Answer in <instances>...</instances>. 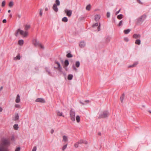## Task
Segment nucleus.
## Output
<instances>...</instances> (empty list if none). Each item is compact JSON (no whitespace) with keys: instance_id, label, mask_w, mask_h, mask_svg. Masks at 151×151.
Returning a JSON list of instances; mask_svg holds the SVG:
<instances>
[{"instance_id":"obj_57","label":"nucleus","mask_w":151,"mask_h":151,"mask_svg":"<svg viewBox=\"0 0 151 151\" xmlns=\"http://www.w3.org/2000/svg\"><path fill=\"white\" fill-rule=\"evenodd\" d=\"M137 1L139 3L141 4H142V3L141 1L140 0H137Z\"/></svg>"},{"instance_id":"obj_23","label":"nucleus","mask_w":151,"mask_h":151,"mask_svg":"<svg viewBox=\"0 0 151 151\" xmlns=\"http://www.w3.org/2000/svg\"><path fill=\"white\" fill-rule=\"evenodd\" d=\"M24 43V41L22 40H19L18 41V44L20 45H22Z\"/></svg>"},{"instance_id":"obj_9","label":"nucleus","mask_w":151,"mask_h":151,"mask_svg":"<svg viewBox=\"0 0 151 151\" xmlns=\"http://www.w3.org/2000/svg\"><path fill=\"white\" fill-rule=\"evenodd\" d=\"M33 43L35 46H39L40 43L39 42L37 41L36 39H35L33 40Z\"/></svg>"},{"instance_id":"obj_10","label":"nucleus","mask_w":151,"mask_h":151,"mask_svg":"<svg viewBox=\"0 0 151 151\" xmlns=\"http://www.w3.org/2000/svg\"><path fill=\"white\" fill-rule=\"evenodd\" d=\"M78 144H81L82 143L85 144L86 145L88 144V142L83 140L81 139L78 142Z\"/></svg>"},{"instance_id":"obj_63","label":"nucleus","mask_w":151,"mask_h":151,"mask_svg":"<svg viewBox=\"0 0 151 151\" xmlns=\"http://www.w3.org/2000/svg\"><path fill=\"white\" fill-rule=\"evenodd\" d=\"M98 134L99 135H101V132H99L98 133Z\"/></svg>"},{"instance_id":"obj_20","label":"nucleus","mask_w":151,"mask_h":151,"mask_svg":"<svg viewBox=\"0 0 151 151\" xmlns=\"http://www.w3.org/2000/svg\"><path fill=\"white\" fill-rule=\"evenodd\" d=\"M124 93H123L122 95L120 97V100L121 102L123 103V100L124 99Z\"/></svg>"},{"instance_id":"obj_21","label":"nucleus","mask_w":151,"mask_h":151,"mask_svg":"<svg viewBox=\"0 0 151 151\" xmlns=\"http://www.w3.org/2000/svg\"><path fill=\"white\" fill-rule=\"evenodd\" d=\"M20 56L19 54H18L17 56L14 57V60H19L20 59Z\"/></svg>"},{"instance_id":"obj_28","label":"nucleus","mask_w":151,"mask_h":151,"mask_svg":"<svg viewBox=\"0 0 151 151\" xmlns=\"http://www.w3.org/2000/svg\"><path fill=\"white\" fill-rule=\"evenodd\" d=\"M130 29H127L124 30V32L125 34H128L130 31Z\"/></svg>"},{"instance_id":"obj_55","label":"nucleus","mask_w":151,"mask_h":151,"mask_svg":"<svg viewBox=\"0 0 151 151\" xmlns=\"http://www.w3.org/2000/svg\"><path fill=\"white\" fill-rule=\"evenodd\" d=\"M38 46H39L42 49H44V47L41 44V43H40L39 45Z\"/></svg>"},{"instance_id":"obj_58","label":"nucleus","mask_w":151,"mask_h":151,"mask_svg":"<svg viewBox=\"0 0 151 151\" xmlns=\"http://www.w3.org/2000/svg\"><path fill=\"white\" fill-rule=\"evenodd\" d=\"M17 16L19 18H20L21 17V15L20 14H17Z\"/></svg>"},{"instance_id":"obj_3","label":"nucleus","mask_w":151,"mask_h":151,"mask_svg":"<svg viewBox=\"0 0 151 151\" xmlns=\"http://www.w3.org/2000/svg\"><path fill=\"white\" fill-rule=\"evenodd\" d=\"M109 115V112L107 111H103L100 114L98 117L99 118H105L107 117Z\"/></svg>"},{"instance_id":"obj_61","label":"nucleus","mask_w":151,"mask_h":151,"mask_svg":"<svg viewBox=\"0 0 151 151\" xmlns=\"http://www.w3.org/2000/svg\"><path fill=\"white\" fill-rule=\"evenodd\" d=\"M2 110H3L2 108L1 107H0V112L2 111Z\"/></svg>"},{"instance_id":"obj_48","label":"nucleus","mask_w":151,"mask_h":151,"mask_svg":"<svg viewBox=\"0 0 151 151\" xmlns=\"http://www.w3.org/2000/svg\"><path fill=\"white\" fill-rule=\"evenodd\" d=\"M72 68L74 70L76 71H77V69L76 68L74 65H73L72 66Z\"/></svg>"},{"instance_id":"obj_15","label":"nucleus","mask_w":151,"mask_h":151,"mask_svg":"<svg viewBox=\"0 0 151 151\" xmlns=\"http://www.w3.org/2000/svg\"><path fill=\"white\" fill-rule=\"evenodd\" d=\"M100 16L98 14H96L95 16V20L96 21H98L100 18Z\"/></svg>"},{"instance_id":"obj_41","label":"nucleus","mask_w":151,"mask_h":151,"mask_svg":"<svg viewBox=\"0 0 151 151\" xmlns=\"http://www.w3.org/2000/svg\"><path fill=\"white\" fill-rule=\"evenodd\" d=\"M55 63L56 64H57L58 65V67H60V63L58 62L56 60H55Z\"/></svg>"},{"instance_id":"obj_29","label":"nucleus","mask_w":151,"mask_h":151,"mask_svg":"<svg viewBox=\"0 0 151 151\" xmlns=\"http://www.w3.org/2000/svg\"><path fill=\"white\" fill-rule=\"evenodd\" d=\"M62 21L64 22H67L68 21V19L66 17L63 18L62 19Z\"/></svg>"},{"instance_id":"obj_17","label":"nucleus","mask_w":151,"mask_h":151,"mask_svg":"<svg viewBox=\"0 0 151 151\" xmlns=\"http://www.w3.org/2000/svg\"><path fill=\"white\" fill-rule=\"evenodd\" d=\"M69 64V62L67 60H66L64 62V68H65V66H68Z\"/></svg>"},{"instance_id":"obj_62","label":"nucleus","mask_w":151,"mask_h":151,"mask_svg":"<svg viewBox=\"0 0 151 151\" xmlns=\"http://www.w3.org/2000/svg\"><path fill=\"white\" fill-rule=\"evenodd\" d=\"M45 11H47L48 10V9L47 7H46L45 8Z\"/></svg>"},{"instance_id":"obj_38","label":"nucleus","mask_w":151,"mask_h":151,"mask_svg":"<svg viewBox=\"0 0 151 151\" xmlns=\"http://www.w3.org/2000/svg\"><path fill=\"white\" fill-rule=\"evenodd\" d=\"M111 40V38L109 37H107L106 38V40L107 42H109Z\"/></svg>"},{"instance_id":"obj_36","label":"nucleus","mask_w":151,"mask_h":151,"mask_svg":"<svg viewBox=\"0 0 151 151\" xmlns=\"http://www.w3.org/2000/svg\"><path fill=\"white\" fill-rule=\"evenodd\" d=\"M66 57L68 58H72L73 57V55L70 53H68L67 54Z\"/></svg>"},{"instance_id":"obj_40","label":"nucleus","mask_w":151,"mask_h":151,"mask_svg":"<svg viewBox=\"0 0 151 151\" xmlns=\"http://www.w3.org/2000/svg\"><path fill=\"white\" fill-rule=\"evenodd\" d=\"M63 140L64 141H66L67 140V137L65 136L64 135L63 136Z\"/></svg>"},{"instance_id":"obj_27","label":"nucleus","mask_w":151,"mask_h":151,"mask_svg":"<svg viewBox=\"0 0 151 151\" xmlns=\"http://www.w3.org/2000/svg\"><path fill=\"white\" fill-rule=\"evenodd\" d=\"M73 76L72 74H69L68 77V79L69 80H71L72 79Z\"/></svg>"},{"instance_id":"obj_1","label":"nucleus","mask_w":151,"mask_h":151,"mask_svg":"<svg viewBox=\"0 0 151 151\" xmlns=\"http://www.w3.org/2000/svg\"><path fill=\"white\" fill-rule=\"evenodd\" d=\"M2 142V144L0 145V151H9L5 146L9 145L10 143V141L8 139H4L3 140Z\"/></svg>"},{"instance_id":"obj_12","label":"nucleus","mask_w":151,"mask_h":151,"mask_svg":"<svg viewBox=\"0 0 151 151\" xmlns=\"http://www.w3.org/2000/svg\"><path fill=\"white\" fill-rule=\"evenodd\" d=\"M20 101V96L18 94L17 96L16 99L15 100V102L17 103H18Z\"/></svg>"},{"instance_id":"obj_54","label":"nucleus","mask_w":151,"mask_h":151,"mask_svg":"<svg viewBox=\"0 0 151 151\" xmlns=\"http://www.w3.org/2000/svg\"><path fill=\"white\" fill-rule=\"evenodd\" d=\"M124 40L125 41L127 42H128L129 41L127 37H125L124 39Z\"/></svg>"},{"instance_id":"obj_43","label":"nucleus","mask_w":151,"mask_h":151,"mask_svg":"<svg viewBox=\"0 0 151 151\" xmlns=\"http://www.w3.org/2000/svg\"><path fill=\"white\" fill-rule=\"evenodd\" d=\"M123 24L122 20H121L120 21L119 24H118V26L120 27Z\"/></svg>"},{"instance_id":"obj_5","label":"nucleus","mask_w":151,"mask_h":151,"mask_svg":"<svg viewBox=\"0 0 151 151\" xmlns=\"http://www.w3.org/2000/svg\"><path fill=\"white\" fill-rule=\"evenodd\" d=\"M64 12L66 13L67 16L68 17H70L72 14V11L70 10L65 9L64 11Z\"/></svg>"},{"instance_id":"obj_18","label":"nucleus","mask_w":151,"mask_h":151,"mask_svg":"<svg viewBox=\"0 0 151 151\" xmlns=\"http://www.w3.org/2000/svg\"><path fill=\"white\" fill-rule=\"evenodd\" d=\"M138 64V62H136L134 63L132 65L129 66V67H135Z\"/></svg>"},{"instance_id":"obj_33","label":"nucleus","mask_w":151,"mask_h":151,"mask_svg":"<svg viewBox=\"0 0 151 151\" xmlns=\"http://www.w3.org/2000/svg\"><path fill=\"white\" fill-rule=\"evenodd\" d=\"M14 129L15 130H17L19 128L18 125L17 124H15L13 126Z\"/></svg>"},{"instance_id":"obj_46","label":"nucleus","mask_w":151,"mask_h":151,"mask_svg":"<svg viewBox=\"0 0 151 151\" xmlns=\"http://www.w3.org/2000/svg\"><path fill=\"white\" fill-rule=\"evenodd\" d=\"M20 149L21 148L20 147H18L16 149L15 151H20Z\"/></svg>"},{"instance_id":"obj_24","label":"nucleus","mask_w":151,"mask_h":151,"mask_svg":"<svg viewBox=\"0 0 151 151\" xmlns=\"http://www.w3.org/2000/svg\"><path fill=\"white\" fill-rule=\"evenodd\" d=\"M19 116L18 114H15V119H14V120L15 121L19 119Z\"/></svg>"},{"instance_id":"obj_2","label":"nucleus","mask_w":151,"mask_h":151,"mask_svg":"<svg viewBox=\"0 0 151 151\" xmlns=\"http://www.w3.org/2000/svg\"><path fill=\"white\" fill-rule=\"evenodd\" d=\"M146 17V15L145 14L141 16L137 19V24H142L145 20Z\"/></svg>"},{"instance_id":"obj_34","label":"nucleus","mask_w":151,"mask_h":151,"mask_svg":"<svg viewBox=\"0 0 151 151\" xmlns=\"http://www.w3.org/2000/svg\"><path fill=\"white\" fill-rule=\"evenodd\" d=\"M76 120L77 122H80V117L79 115H77L76 116Z\"/></svg>"},{"instance_id":"obj_60","label":"nucleus","mask_w":151,"mask_h":151,"mask_svg":"<svg viewBox=\"0 0 151 151\" xmlns=\"http://www.w3.org/2000/svg\"><path fill=\"white\" fill-rule=\"evenodd\" d=\"M54 129H51V133L52 134H53V133L54 132Z\"/></svg>"},{"instance_id":"obj_50","label":"nucleus","mask_w":151,"mask_h":151,"mask_svg":"<svg viewBox=\"0 0 151 151\" xmlns=\"http://www.w3.org/2000/svg\"><path fill=\"white\" fill-rule=\"evenodd\" d=\"M106 16L107 17L109 18L110 16V13L109 12H108L107 13Z\"/></svg>"},{"instance_id":"obj_35","label":"nucleus","mask_w":151,"mask_h":151,"mask_svg":"<svg viewBox=\"0 0 151 151\" xmlns=\"http://www.w3.org/2000/svg\"><path fill=\"white\" fill-rule=\"evenodd\" d=\"M13 4H13V2L12 1H11L9 3V6L10 7H12V6L13 5Z\"/></svg>"},{"instance_id":"obj_6","label":"nucleus","mask_w":151,"mask_h":151,"mask_svg":"<svg viewBox=\"0 0 151 151\" xmlns=\"http://www.w3.org/2000/svg\"><path fill=\"white\" fill-rule=\"evenodd\" d=\"M19 32L20 34L22 35H24V31L22 30H21L20 29H19L16 30L15 33V35L16 37H17L18 36Z\"/></svg>"},{"instance_id":"obj_39","label":"nucleus","mask_w":151,"mask_h":151,"mask_svg":"<svg viewBox=\"0 0 151 151\" xmlns=\"http://www.w3.org/2000/svg\"><path fill=\"white\" fill-rule=\"evenodd\" d=\"M28 35V32L27 31H25L24 32V35H23L24 37H25L27 36Z\"/></svg>"},{"instance_id":"obj_4","label":"nucleus","mask_w":151,"mask_h":151,"mask_svg":"<svg viewBox=\"0 0 151 151\" xmlns=\"http://www.w3.org/2000/svg\"><path fill=\"white\" fill-rule=\"evenodd\" d=\"M70 119L73 122L75 121V112L72 109H71L70 111Z\"/></svg>"},{"instance_id":"obj_19","label":"nucleus","mask_w":151,"mask_h":151,"mask_svg":"<svg viewBox=\"0 0 151 151\" xmlns=\"http://www.w3.org/2000/svg\"><path fill=\"white\" fill-rule=\"evenodd\" d=\"M57 115L59 116H63V117H64V116L62 115V113L60 112L59 111H57Z\"/></svg>"},{"instance_id":"obj_26","label":"nucleus","mask_w":151,"mask_h":151,"mask_svg":"<svg viewBox=\"0 0 151 151\" xmlns=\"http://www.w3.org/2000/svg\"><path fill=\"white\" fill-rule=\"evenodd\" d=\"M91 5L90 4H88L86 7V9L88 11H90L91 8Z\"/></svg>"},{"instance_id":"obj_32","label":"nucleus","mask_w":151,"mask_h":151,"mask_svg":"<svg viewBox=\"0 0 151 151\" xmlns=\"http://www.w3.org/2000/svg\"><path fill=\"white\" fill-rule=\"evenodd\" d=\"M75 65L76 67L77 68L79 67L80 65V62L79 61L76 62Z\"/></svg>"},{"instance_id":"obj_16","label":"nucleus","mask_w":151,"mask_h":151,"mask_svg":"<svg viewBox=\"0 0 151 151\" xmlns=\"http://www.w3.org/2000/svg\"><path fill=\"white\" fill-rule=\"evenodd\" d=\"M30 27V25L26 24L24 26V30L27 31Z\"/></svg>"},{"instance_id":"obj_51","label":"nucleus","mask_w":151,"mask_h":151,"mask_svg":"<svg viewBox=\"0 0 151 151\" xmlns=\"http://www.w3.org/2000/svg\"><path fill=\"white\" fill-rule=\"evenodd\" d=\"M79 144H78V142H77L75 144H74V146H75V147L76 148H77L78 147V145Z\"/></svg>"},{"instance_id":"obj_45","label":"nucleus","mask_w":151,"mask_h":151,"mask_svg":"<svg viewBox=\"0 0 151 151\" xmlns=\"http://www.w3.org/2000/svg\"><path fill=\"white\" fill-rule=\"evenodd\" d=\"M5 1H4L2 2L1 6L2 7H4L5 6Z\"/></svg>"},{"instance_id":"obj_47","label":"nucleus","mask_w":151,"mask_h":151,"mask_svg":"<svg viewBox=\"0 0 151 151\" xmlns=\"http://www.w3.org/2000/svg\"><path fill=\"white\" fill-rule=\"evenodd\" d=\"M15 107L17 108H20V106L18 104H16L15 105Z\"/></svg>"},{"instance_id":"obj_53","label":"nucleus","mask_w":151,"mask_h":151,"mask_svg":"<svg viewBox=\"0 0 151 151\" xmlns=\"http://www.w3.org/2000/svg\"><path fill=\"white\" fill-rule=\"evenodd\" d=\"M100 23H99V25L98 27V31H100Z\"/></svg>"},{"instance_id":"obj_37","label":"nucleus","mask_w":151,"mask_h":151,"mask_svg":"<svg viewBox=\"0 0 151 151\" xmlns=\"http://www.w3.org/2000/svg\"><path fill=\"white\" fill-rule=\"evenodd\" d=\"M45 69L46 71L48 73V74L50 75L51 73L50 72V70L47 68H46Z\"/></svg>"},{"instance_id":"obj_30","label":"nucleus","mask_w":151,"mask_h":151,"mask_svg":"<svg viewBox=\"0 0 151 151\" xmlns=\"http://www.w3.org/2000/svg\"><path fill=\"white\" fill-rule=\"evenodd\" d=\"M140 43H141V41H140V40H139V39L137 40H136L135 42V43L136 44H137L138 45H139L140 44Z\"/></svg>"},{"instance_id":"obj_22","label":"nucleus","mask_w":151,"mask_h":151,"mask_svg":"<svg viewBox=\"0 0 151 151\" xmlns=\"http://www.w3.org/2000/svg\"><path fill=\"white\" fill-rule=\"evenodd\" d=\"M54 68L58 69V70L60 72H62V68L61 66V65L60 66V67H54Z\"/></svg>"},{"instance_id":"obj_49","label":"nucleus","mask_w":151,"mask_h":151,"mask_svg":"<svg viewBox=\"0 0 151 151\" xmlns=\"http://www.w3.org/2000/svg\"><path fill=\"white\" fill-rule=\"evenodd\" d=\"M98 23H96L94 24H93V25H92V27H95V26H98Z\"/></svg>"},{"instance_id":"obj_11","label":"nucleus","mask_w":151,"mask_h":151,"mask_svg":"<svg viewBox=\"0 0 151 151\" xmlns=\"http://www.w3.org/2000/svg\"><path fill=\"white\" fill-rule=\"evenodd\" d=\"M80 103L83 105H84L90 102L89 100H86L83 101V102H82L81 101H80Z\"/></svg>"},{"instance_id":"obj_52","label":"nucleus","mask_w":151,"mask_h":151,"mask_svg":"<svg viewBox=\"0 0 151 151\" xmlns=\"http://www.w3.org/2000/svg\"><path fill=\"white\" fill-rule=\"evenodd\" d=\"M37 150V147L36 146H35L33 147L32 151H36Z\"/></svg>"},{"instance_id":"obj_56","label":"nucleus","mask_w":151,"mask_h":151,"mask_svg":"<svg viewBox=\"0 0 151 151\" xmlns=\"http://www.w3.org/2000/svg\"><path fill=\"white\" fill-rule=\"evenodd\" d=\"M121 9H120L118 11L116 12V15H117L119 13Z\"/></svg>"},{"instance_id":"obj_13","label":"nucleus","mask_w":151,"mask_h":151,"mask_svg":"<svg viewBox=\"0 0 151 151\" xmlns=\"http://www.w3.org/2000/svg\"><path fill=\"white\" fill-rule=\"evenodd\" d=\"M140 35L139 34H134L133 35V37L135 39L140 38Z\"/></svg>"},{"instance_id":"obj_42","label":"nucleus","mask_w":151,"mask_h":151,"mask_svg":"<svg viewBox=\"0 0 151 151\" xmlns=\"http://www.w3.org/2000/svg\"><path fill=\"white\" fill-rule=\"evenodd\" d=\"M67 145L66 144L65 145H64L62 148V150L63 151H64L65 150L66 148L67 147Z\"/></svg>"},{"instance_id":"obj_59","label":"nucleus","mask_w":151,"mask_h":151,"mask_svg":"<svg viewBox=\"0 0 151 151\" xmlns=\"http://www.w3.org/2000/svg\"><path fill=\"white\" fill-rule=\"evenodd\" d=\"M6 22V19H4L3 20V23H5Z\"/></svg>"},{"instance_id":"obj_31","label":"nucleus","mask_w":151,"mask_h":151,"mask_svg":"<svg viewBox=\"0 0 151 151\" xmlns=\"http://www.w3.org/2000/svg\"><path fill=\"white\" fill-rule=\"evenodd\" d=\"M55 2V5L56 6H59L60 5V3L59 0H56Z\"/></svg>"},{"instance_id":"obj_14","label":"nucleus","mask_w":151,"mask_h":151,"mask_svg":"<svg viewBox=\"0 0 151 151\" xmlns=\"http://www.w3.org/2000/svg\"><path fill=\"white\" fill-rule=\"evenodd\" d=\"M85 42L84 41H81L79 44V46L81 47H83L85 45Z\"/></svg>"},{"instance_id":"obj_64","label":"nucleus","mask_w":151,"mask_h":151,"mask_svg":"<svg viewBox=\"0 0 151 151\" xmlns=\"http://www.w3.org/2000/svg\"><path fill=\"white\" fill-rule=\"evenodd\" d=\"M9 17H12V14H10V15H9Z\"/></svg>"},{"instance_id":"obj_7","label":"nucleus","mask_w":151,"mask_h":151,"mask_svg":"<svg viewBox=\"0 0 151 151\" xmlns=\"http://www.w3.org/2000/svg\"><path fill=\"white\" fill-rule=\"evenodd\" d=\"M36 102H40L42 103H45V101L44 99L41 98H37L35 100Z\"/></svg>"},{"instance_id":"obj_25","label":"nucleus","mask_w":151,"mask_h":151,"mask_svg":"<svg viewBox=\"0 0 151 151\" xmlns=\"http://www.w3.org/2000/svg\"><path fill=\"white\" fill-rule=\"evenodd\" d=\"M123 17V15L122 14H120L117 16V18L119 19H122Z\"/></svg>"},{"instance_id":"obj_44","label":"nucleus","mask_w":151,"mask_h":151,"mask_svg":"<svg viewBox=\"0 0 151 151\" xmlns=\"http://www.w3.org/2000/svg\"><path fill=\"white\" fill-rule=\"evenodd\" d=\"M42 9H40V16H41L42 15Z\"/></svg>"},{"instance_id":"obj_8","label":"nucleus","mask_w":151,"mask_h":151,"mask_svg":"<svg viewBox=\"0 0 151 151\" xmlns=\"http://www.w3.org/2000/svg\"><path fill=\"white\" fill-rule=\"evenodd\" d=\"M52 9L55 12H57L58 10V9L57 7V6L55 5V4H54L52 6Z\"/></svg>"}]
</instances>
